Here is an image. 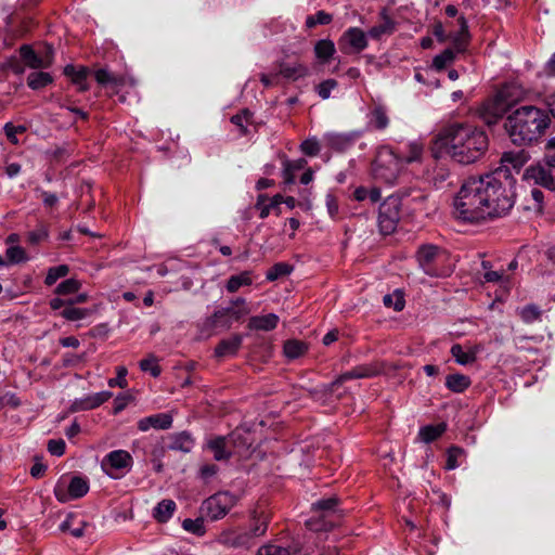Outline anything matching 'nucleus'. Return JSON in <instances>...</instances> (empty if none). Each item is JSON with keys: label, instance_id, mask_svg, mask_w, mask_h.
<instances>
[{"label": "nucleus", "instance_id": "bf43d9fd", "mask_svg": "<svg viewBox=\"0 0 555 555\" xmlns=\"http://www.w3.org/2000/svg\"><path fill=\"white\" fill-rule=\"evenodd\" d=\"M257 555H289V551L284 545L268 543L258 548Z\"/></svg>", "mask_w": 555, "mask_h": 555}, {"label": "nucleus", "instance_id": "cd10ccee", "mask_svg": "<svg viewBox=\"0 0 555 555\" xmlns=\"http://www.w3.org/2000/svg\"><path fill=\"white\" fill-rule=\"evenodd\" d=\"M325 140L326 144L337 152H344L353 144V137L344 133H330Z\"/></svg>", "mask_w": 555, "mask_h": 555}, {"label": "nucleus", "instance_id": "ea45409f", "mask_svg": "<svg viewBox=\"0 0 555 555\" xmlns=\"http://www.w3.org/2000/svg\"><path fill=\"white\" fill-rule=\"evenodd\" d=\"M452 357L455 359L456 363L461 365H468L476 361V351H464L463 347L460 344H455L451 347L450 350Z\"/></svg>", "mask_w": 555, "mask_h": 555}, {"label": "nucleus", "instance_id": "9d476101", "mask_svg": "<svg viewBox=\"0 0 555 555\" xmlns=\"http://www.w3.org/2000/svg\"><path fill=\"white\" fill-rule=\"evenodd\" d=\"M508 111V104L501 94L486 100L480 108L479 116L488 125H495Z\"/></svg>", "mask_w": 555, "mask_h": 555}, {"label": "nucleus", "instance_id": "4468645a", "mask_svg": "<svg viewBox=\"0 0 555 555\" xmlns=\"http://www.w3.org/2000/svg\"><path fill=\"white\" fill-rule=\"evenodd\" d=\"M524 179L546 190L555 191V178L547 168L540 164L529 166L524 172Z\"/></svg>", "mask_w": 555, "mask_h": 555}, {"label": "nucleus", "instance_id": "f257e3e1", "mask_svg": "<svg viewBox=\"0 0 555 555\" xmlns=\"http://www.w3.org/2000/svg\"><path fill=\"white\" fill-rule=\"evenodd\" d=\"M515 179L506 169L469 177L464 181L453 207L456 219L465 222H480L503 217L515 204Z\"/></svg>", "mask_w": 555, "mask_h": 555}, {"label": "nucleus", "instance_id": "6e6552de", "mask_svg": "<svg viewBox=\"0 0 555 555\" xmlns=\"http://www.w3.org/2000/svg\"><path fill=\"white\" fill-rule=\"evenodd\" d=\"M235 504L234 494L228 491L218 492L203 502L201 512L210 520H217L224 517Z\"/></svg>", "mask_w": 555, "mask_h": 555}, {"label": "nucleus", "instance_id": "39448f33", "mask_svg": "<svg viewBox=\"0 0 555 555\" xmlns=\"http://www.w3.org/2000/svg\"><path fill=\"white\" fill-rule=\"evenodd\" d=\"M402 168V160L390 147H380L372 164V175L376 181L393 184Z\"/></svg>", "mask_w": 555, "mask_h": 555}, {"label": "nucleus", "instance_id": "09e8293b", "mask_svg": "<svg viewBox=\"0 0 555 555\" xmlns=\"http://www.w3.org/2000/svg\"><path fill=\"white\" fill-rule=\"evenodd\" d=\"M293 271V266L286 262H278L273 264L266 273V279L270 282H273L282 276H286L291 274Z\"/></svg>", "mask_w": 555, "mask_h": 555}, {"label": "nucleus", "instance_id": "c9c22d12", "mask_svg": "<svg viewBox=\"0 0 555 555\" xmlns=\"http://www.w3.org/2000/svg\"><path fill=\"white\" fill-rule=\"evenodd\" d=\"M450 40L452 41L453 48L457 53H463L466 51L469 41H470V34L469 29L462 30V28H459L455 33L449 34Z\"/></svg>", "mask_w": 555, "mask_h": 555}, {"label": "nucleus", "instance_id": "4d7b16f0", "mask_svg": "<svg viewBox=\"0 0 555 555\" xmlns=\"http://www.w3.org/2000/svg\"><path fill=\"white\" fill-rule=\"evenodd\" d=\"M182 527L184 530L192 532L196 535H203L205 533L203 517L196 519L185 518L182 521Z\"/></svg>", "mask_w": 555, "mask_h": 555}, {"label": "nucleus", "instance_id": "b1692460", "mask_svg": "<svg viewBox=\"0 0 555 555\" xmlns=\"http://www.w3.org/2000/svg\"><path fill=\"white\" fill-rule=\"evenodd\" d=\"M279 320V317L274 313L255 315L248 320L247 327L251 331L269 332L278 326Z\"/></svg>", "mask_w": 555, "mask_h": 555}, {"label": "nucleus", "instance_id": "3c124183", "mask_svg": "<svg viewBox=\"0 0 555 555\" xmlns=\"http://www.w3.org/2000/svg\"><path fill=\"white\" fill-rule=\"evenodd\" d=\"M68 272H69V268L67 264H60L56 267H52L48 270V273L44 279V284L48 286H51V285L55 284V282L59 279L66 276L68 274Z\"/></svg>", "mask_w": 555, "mask_h": 555}, {"label": "nucleus", "instance_id": "864d4df0", "mask_svg": "<svg viewBox=\"0 0 555 555\" xmlns=\"http://www.w3.org/2000/svg\"><path fill=\"white\" fill-rule=\"evenodd\" d=\"M383 302L387 308H393L397 312L403 310L405 304L403 296L398 291L393 294L385 295Z\"/></svg>", "mask_w": 555, "mask_h": 555}, {"label": "nucleus", "instance_id": "9b49d317", "mask_svg": "<svg viewBox=\"0 0 555 555\" xmlns=\"http://www.w3.org/2000/svg\"><path fill=\"white\" fill-rule=\"evenodd\" d=\"M338 47L345 54L359 53L367 47L366 35L358 27H350L339 38Z\"/></svg>", "mask_w": 555, "mask_h": 555}, {"label": "nucleus", "instance_id": "412c9836", "mask_svg": "<svg viewBox=\"0 0 555 555\" xmlns=\"http://www.w3.org/2000/svg\"><path fill=\"white\" fill-rule=\"evenodd\" d=\"M429 181L436 189H444L453 185L454 175L446 166L436 164L430 172Z\"/></svg>", "mask_w": 555, "mask_h": 555}, {"label": "nucleus", "instance_id": "393cba45", "mask_svg": "<svg viewBox=\"0 0 555 555\" xmlns=\"http://www.w3.org/2000/svg\"><path fill=\"white\" fill-rule=\"evenodd\" d=\"M223 308L216 310L203 322L202 332H210L217 327L230 328L232 323Z\"/></svg>", "mask_w": 555, "mask_h": 555}, {"label": "nucleus", "instance_id": "0e129e2a", "mask_svg": "<svg viewBox=\"0 0 555 555\" xmlns=\"http://www.w3.org/2000/svg\"><path fill=\"white\" fill-rule=\"evenodd\" d=\"M300 150L307 156H317L321 151V146L317 139L310 138L300 144Z\"/></svg>", "mask_w": 555, "mask_h": 555}, {"label": "nucleus", "instance_id": "e433bc0d", "mask_svg": "<svg viewBox=\"0 0 555 555\" xmlns=\"http://www.w3.org/2000/svg\"><path fill=\"white\" fill-rule=\"evenodd\" d=\"M231 122L238 128L240 135H246L247 126L253 124V113L248 108L242 109L231 117Z\"/></svg>", "mask_w": 555, "mask_h": 555}, {"label": "nucleus", "instance_id": "49530a36", "mask_svg": "<svg viewBox=\"0 0 555 555\" xmlns=\"http://www.w3.org/2000/svg\"><path fill=\"white\" fill-rule=\"evenodd\" d=\"M135 396L132 390L118 395L114 400L113 413H121L127 406L134 404Z\"/></svg>", "mask_w": 555, "mask_h": 555}, {"label": "nucleus", "instance_id": "0eeeda50", "mask_svg": "<svg viewBox=\"0 0 555 555\" xmlns=\"http://www.w3.org/2000/svg\"><path fill=\"white\" fill-rule=\"evenodd\" d=\"M401 198L397 195L388 196L379 206L378 227L379 231L385 234H391L400 220Z\"/></svg>", "mask_w": 555, "mask_h": 555}, {"label": "nucleus", "instance_id": "473e14b6", "mask_svg": "<svg viewBox=\"0 0 555 555\" xmlns=\"http://www.w3.org/2000/svg\"><path fill=\"white\" fill-rule=\"evenodd\" d=\"M253 283L251 272L243 271L240 274L231 275L228 281L225 288L229 293L237 292L242 286H249Z\"/></svg>", "mask_w": 555, "mask_h": 555}, {"label": "nucleus", "instance_id": "c756f323", "mask_svg": "<svg viewBox=\"0 0 555 555\" xmlns=\"http://www.w3.org/2000/svg\"><path fill=\"white\" fill-rule=\"evenodd\" d=\"M336 52L335 44L330 39L318 40L314 44L315 56L321 63H327Z\"/></svg>", "mask_w": 555, "mask_h": 555}, {"label": "nucleus", "instance_id": "a878e982", "mask_svg": "<svg viewBox=\"0 0 555 555\" xmlns=\"http://www.w3.org/2000/svg\"><path fill=\"white\" fill-rule=\"evenodd\" d=\"M472 384L469 376L462 373H452L446 376L447 389L455 393L464 392Z\"/></svg>", "mask_w": 555, "mask_h": 555}, {"label": "nucleus", "instance_id": "bb28decb", "mask_svg": "<svg viewBox=\"0 0 555 555\" xmlns=\"http://www.w3.org/2000/svg\"><path fill=\"white\" fill-rule=\"evenodd\" d=\"M88 524L78 518L75 514H68L66 519L61 524L60 530L63 532L69 531L75 538H81L85 533V528Z\"/></svg>", "mask_w": 555, "mask_h": 555}, {"label": "nucleus", "instance_id": "37998d69", "mask_svg": "<svg viewBox=\"0 0 555 555\" xmlns=\"http://www.w3.org/2000/svg\"><path fill=\"white\" fill-rule=\"evenodd\" d=\"M406 149L408 151L405 153L402 152L400 154H397L402 160V165L421 160L423 154V147L421 144L412 142L408 144Z\"/></svg>", "mask_w": 555, "mask_h": 555}, {"label": "nucleus", "instance_id": "c03bdc74", "mask_svg": "<svg viewBox=\"0 0 555 555\" xmlns=\"http://www.w3.org/2000/svg\"><path fill=\"white\" fill-rule=\"evenodd\" d=\"M49 237V228L44 223H39L35 230L29 231L26 235V242L30 245H38L47 241Z\"/></svg>", "mask_w": 555, "mask_h": 555}, {"label": "nucleus", "instance_id": "69168bd1", "mask_svg": "<svg viewBox=\"0 0 555 555\" xmlns=\"http://www.w3.org/2000/svg\"><path fill=\"white\" fill-rule=\"evenodd\" d=\"M140 369L143 372H150L152 376L157 377L160 374V367L155 357L151 356L140 361Z\"/></svg>", "mask_w": 555, "mask_h": 555}, {"label": "nucleus", "instance_id": "20e7f679", "mask_svg": "<svg viewBox=\"0 0 555 555\" xmlns=\"http://www.w3.org/2000/svg\"><path fill=\"white\" fill-rule=\"evenodd\" d=\"M415 257L420 268L429 276L443 278L452 273L449 253L442 247L423 244L417 248Z\"/></svg>", "mask_w": 555, "mask_h": 555}, {"label": "nucleus", "instance_id": "a211bd4d", "mask_svg": "<svg viewBox=\"0 0 555 555\" xmlns=\"http://www.w3.org/2000/svg\"><path fill=\"white\" fill-rule=\"evenodd\" d=\"M112 396L113 393L111 391L105 390L76 399L70 405V412L76 413L99 408L101 404L109 400Z\"/></svg>", "mask_w": 555, "mask_h": 555}, {"label": "nucleus", "instance_id": "4be33fe9", "mask_svg": "<svg viewBox=\"0 0 555 555\" xmlns=\"http://www.w3.org/2000/svg\"><path fill=\"white\" fill-rule=\"evenodd\" d=\"M243 343V336L235 334L230 338L222 339L215 348V356L218 358L235 356Z\"/></svg>", "mask_w": 555, "mask_h": 555}, {"label": "nucleus", "instance_id": "f03ea898", "mask_svg": "<svg viewBox=\"0 0 555 555\" xmlns=\"http://www.w3.org/2000/svg\"><path fill=\"white\" fill-rule=\"evenodd\" d=\"M437 143L454 162L469 165L485 155L489 139L486 131L474 125L455 122L438 133Z\"/></svg>", "mask_w": 555, "mask_h": 555}, {"label": "nucleus", "instance_id": "7ed1b4c3", "mask_svg": "<svg viewBox=\"0 0 555 555\" xmlns=\"http://www.w3.org/2000/svg\"><path fill=\"white\" fill-rule=\"evenodd\" d=\"M551 125L548 113L534 105H522L509 112L504 129L514 145L537 144Z\"/></svg>", "mask_w": 555, "mask_h": 555}, {"label": "nucleus", "instance_id": "8fccbe9b", "mask_svg": "<svg viewBox=\"0 0 555 555\" xmlns=\"http://www.w3.org/2000/svg\"><path fill=\"white\" fill-rule=\"evenodd\" d=\"M519 315L525 323L530 324L540 320L542 311L537 305L530 304L519 310Z\"/></svg>", "mask_w": 555, "mask_h": 555}, {"label": "nucleus", "instance_id": "f8f14e48", "mask_svg": "<svg viewBox=\"0 0 555 555\" xmlns=\"http://www.w3.org/2000/svg\"><path fill=\"white\" fill-rule=\"evenodd\" d=\"M88 491V481L82 477L75 476L70 479L67 489L63 485L57 483L54 489V494L60 502L65 503L69 499H79L85 496Z\"/></svg>", "mask_w": 555, "mask_h": 555}, {"label": "nucleus", "instance_id": "7c9ffc66", "mask_svg": "<svg viewBox=\"0 0 555 555\" xmlns=\"http://www.w3.org/2000/svg\"><path fill=\"white\" fill-rule=\"evenodd\" d=\"M447 430L446 423H439L436 425H426L420 429L418 437L425 442L429 443L437 440Z\"/></svg>", "mask_w": 555, "mask_h": 555}, {"label": "nucleus", "instance_id": "5fc2aeb1", "mask_svg": "<svg viewBox=\"0 0 555 555\" xmlns=\"http://www.w3.org/2000/svg\"><path fill=\"white\" fill-rule=\"evenodd\" d=\"M81 287V283L76 279H68L61 282L56 288L55 293L57 295H68L77 293Z\"/></svg>", "mask_w": 555, "mask_h": 555}, {"label": "nucleus", "instance_id": "6e6d98bb", "mask_svg": "<svg viewBox=\"0 0 555 555\" xmlns=\"http://www.w3.org/2000/svg\"><path fill=\"white\" fill-rule=\"evenodd\" d=\"M88 314L87 309L75 308L74 305L67 302V306L61 312V315L69 321H78L86 318Z\"/></svg>", "mask_w": 555, "mask_h": 555}, {"label": "nucleus", "instance_id": "dca6fc26", "mask_svg": "<svg viewBox=\"0 0 555 555\" xmlns=\"http://www.w3.org/2000/svg\"><path fill=\"white\" fill-rule=\"evenodd\" d=\"M378 371L371 365H358L352 370L345 372L336 377L330 385L327 390L334 392L339 386L350 379L354 378H370L376 376Z\"/></svg>", "mask_w": 555, "mask_h": 555}, {"label": "nucleus", "instance_id": "774afa93", "mask_svg": "<svg viewBox=\"0 0 555 555\" xmlns=\"http://www.w3.org/2000/svg\"><path fill=\"white\" fill-rule=\"evenodd\" d=\"M48 451L55 456H62L65 452V441L63 439H51L48 441Z\"/></svg>", "mask_w": 555, "mask_h": 555}, {"label": "nucleus", "instance_id": "79ce46f5", "mask_svg": "<svg viewBox=\"0 0 555 555\" xmlns=\"http://www.w3.org/2000/svg\"><path fill=\"white\" fill-rule=\"evenodd\" d=\"M370 125L377 130H384L389 125V118L383 106H376L371 112Z\"/></svg>", "mask_w": 555, "mask_h": 555}, {"label": "nucleus", "instance_id": "13d9d810", "mask_svg": "<svg viewBox=\"0 0 555 555\" xmlns=\"http://www.w3.org/2000/svg\"><path fill=\"white\" fill-rule=\"evenodd\" d=\"M337 86L338 82L335 79L330 78L320 82L315 87V91L321 99L326 100L331 96L332 90L336 89Z\"/></svg>", "mask_w": 555, "mask_h": 555}, {"label": "nucleus", "instance_id": "1a4fd4ad", "mask_svg": "<svg viewBox=\"0 0 555 555\" xmlns=\"http://www.w3.org/2000/svg\"><path fill=\"white\" fill-rule=\"evenodd\" d=\"M267 421L260 418H249L243 424L238 425L232 433L233 439H242L243 443L247 447L259 444L262 439L267 438L264 434L267 427Z\"/></svg>", "mask_w": 555, "mask_h": 555}, {"label": "nucleus", "instance_id": "4c0bfd02", "mask_svg": "<svg viewBox=\"0 0 555 555\" xmlns=\"http://www.w3.org/2000/svg\"><path fill=\"white\" fill-rule=\"evenodd\" d=\"M53 78L46 72H33L27 77V86L33 90H39L52 83Z\"/></svg>", "mask_w": 555, "mask_h": 555}, {"label": "nucleus", "instance_id": "f3484780", "mask_svg": "<svg viewBox=\"0 0 555 555\" xmlns=\"http://www.w3.org/2000/svg\"><path fill=\"white\" fill-rule=\"evenodd\" d=\"M219 542L228 547L245 550L256 544L245 530L224 531L219 535Z\"/></svg>", "mask_w": 555, "mask_h": 555}, {"label": "nucleus", "instance_id": "f704fd0d", "mask_svg": "<svg viewBox=\"0 0 555 555\" xmlns=\"http://www.w3.org/2000/svg\"><path fill=\"white\" fill-rule=\"evenodd\" d=\"M176 503L172 500H163L154 508L153 516L158 522H166L173 514Z\"/></svg>", "mask_w": 555, "mask_h": 555}, {"label": "nucleus", "instance_id": "052dcab7", "mask_svg": "<svg viewBox=\"0 0 555 555\" xmlns=\"http://www.w3.org/2000/svg\"><path fill=\"white\" fill-rule=\"evenodd\" d=\"M463 449L452 446L447 451V462L444 468L448 470L455 469L459 466L457 457L462 455Z\"/></svg>", "mask_w": 555, "mask_h": 555}, {"label": "nucleus", "instance_id": "2f4dec72", "mask_svg": "<svg viewBox=\"0 0 555 555\" xmlns=\"http://www.w3.org/2000/svg\"><path fill=\"white\" fill-rule=\"evenodd\" d=\"M223 309L227 310L225 312H228L227 315H229L231 323L233 321H240L242 318L249 313L247 302L242 297L232 300L231 306Z\"/></svg>", "mask_w": 555, "mask_h": 555}, {"label": "nucleus", "instance_id": "72a5a7b5", "mask_svg": "<svg viewBox=\"0 0 555 555\" xmlns=\"http://www.w3.org/2000/svg\"><path fill=\"white\" fill-rule=\"evenodd\" d=\"M208 448L214 453L217 461L228 460L231 456V451L227 450V438L219 436L208 442Z\"/></svg>", "mask_w": 555, "mask_h": 555}, {"label": "nucleus", "instance_id": "de8ad7c7", "mask_svg": "<svg viewBox=\"0 0 555 555\" xmlns=\"http://www.w3.org/2000/svg\"><path fill=\"white\" fill-rule=\"evenodd\" d=\"M455 49L447 48L440 54L436 55L433 60V66L437 70H442L449 64H451L455 60Z\"/></svg>", "mask_w": 555, "mask_h": 555}, {"label": "nucleus", "instance_id": "6ab92c4d", "mask_svg": "<svg viewBox=\"0 0 555 555\" xmlns=\"http://www.w3.org/2000/svg\"><path fill=\"white\" fill-rule=\"evenodd\" d=\"M270 522V514L264 509H255L253 512L249 527L245 530L248 535L256 541L257 538L266 534Z\"/></svg>", "mask_w": 555, "mask_h": 555}, {"label": "nucleus", "instance_id": "58836bf2", "mask_svg": "<svg viewBox=\"0 0 555 555\" xmlns=\"http://www.w3.org/2000/svg\"><path fill=\"white\" fill-rule=\"evenodd\" d=\"M284 354L288 359H297L301 356H304L307 350L308 346L304 341L297 340V339H289L285 341L284 344Z\"/></svg>", "mask_w": 555, "mask_h": 555}, {"label": "nucleus", "instance_id": "603ef678", "mask_svg": "<svg viewBox=\"0 0 555 555\" xmlns=\"http://www.w3.org/2000/svg\"><path fill=\"white\" fill-rule=\"evenodd\" d=\"M332 21H333V16L330 13L321 10V11H318L313 15L307 16V18H306V26L308 28H313L317 25H327Z\"/></svg>", "mask_w": 555, "mask_h": 555}, {"label": "nucleus", "instance_id": "5701e85b", "mask_svg": "<svg viewBox=\"0 0 555 555\" xmlns=\"http://www.w3.org/2000/svg\"><path fill=\"white\" fill-rule=\"evenodd\" d=\"M379 16L383 20V23L376 26H373L369 30V36L375 40L380 39L383 35H391L396 30L395 21L388 15V11L384 8L379 12Z\"/></svg>", "mask_w": 555, "mask_h": 555}, {"label": "nucleus", "instance_id": "338daca9", "mask_svg": "<svg viewBox=\"0 0 555 555\" xmlns=\"http://www.w3.org/2000/svg\"><path fill=\"white\" fill-rule=\"evenodd\" d=\"M94 78L99 85H117L116 77L106 69H98L94 72Z\"/></svg>", "mask_w": 555, "mask_h": 555}, {"label": "nucleus", "instance_id": "a19ab883", "mask_svg": "<svg viewBox=\"0 0 555 555\" xmlns=\"http://www.w3.org/2000/svg\"><path fill=\"white\" fill-rule=\"evenodd\" d=\"M172 425V418H141L138 423V428L146 431L151 427L155 429H168Z\"/></svg>", "mask_w": 555, "mask_h": 555}, {"label": "nucleus", "instance_id": "e2e57ef3", "mask_svg": "<svg viewBox=\"0 0 555 555\" xmlns=\"http://www.w3.org/2000/svg\"><path fill=\"white\" fill-rule=\"evenodd\" d=\"M7 257L10 263H21L27 260L26 253L21 246H11L7 249Z\"/></svg>", "mask_w": 555, "mask_h": 555}, {"label": "nucleus", "instance_id": "aec40b11", "mask_svg": "<svg viewBox=\"0 0 555 555\" xmlns=\"http://www.w3.org/2000/svg\"><path fill=\"white\" fill-rule=\"evenodd\" d=\"M90 73L87 66L76 67L75 65L68 64L64 67V75L70 78L79 92H86L90 89L88 83Z\"/></svg>", "mask_w": 555, "mask_h": 555}, {"label": "nucleus", "instance_id": "a18cd8bd", "mask_svg": "<svg viewBox=\"0 0 555 555\" xmlns=\"http://www.w3.org/2000/svg\"><path fill=\"white\" fill-rule=\"evenodd\" d=\"M529 159V154L525 151L505 152L502 155V162L511 164L515 169H519Z\"/></svg>", "mask_w": 555, "mask_h": 555}, {"label": "nucleus", "instance_id": "680f3d73", "mask_svg": "<svg viewBox=\"0 0 555 555\" xmlns=\"http://www.w3.org/2000/svg\"><path fill=\"white\" fill-rule=\"evenodd\" d=\"M545 165L555 168V135L551 137L544 145V157Z\"/></svg>", "mask_w": 555, "mask_h": 555}, {"label": "nucleus", "instance_id": "c85d7f7f", "mask_svg": "<svg viewBox=\"0 0 555 555\" xmlns=\"http://www.w3.org/2000/svg\"><path fill=\"white\" fill-rule=\"evenodd\" d=\"M278 74H279V77L283 76L287 79L296 80L298 78L307 76L308 68L300 63H296V64L281 63Z\"/></svg>", "mask_w": 555, "mask_h": 555}, {"label": "nucleus", "instance_id": "423d86ee", "mask_svg": "<svg viewBox=\"0 0 555 555\" xmlns=\"http://www.w3.org/2000/svg\"><path fill=\"white\" fill-rule=\"evenodd\" d=\"M339 499L332 496L319 500L312 504V509L320 513L318 518H311L307 525L314 531H328L338 525L343 512L338 509Z\"/></svg>", "mask_w": 555, "mask_h": 555}, {"label": "nucleus", "instance_id": "ddd939ff", "mask_svg": "<svg viewBox=\"0 0 555 555\" xmlns=\"http://www.w3.org/2000/svg\"><path fill=\"white\" fill-rule=\"evenodd\" d=\"M20 55L24 63L34 69L49 68L53 63V49L51 47L47 48L44 56H39L30 46L23 44L20 48Z\"/></svg>", "mask_w": 555, "mask_h": 555}, {"label": "nucleus", "instance_id": "2eb2a0df", "mask_svg": "<svg viewBox=\"0 0 555 555\" xmlns=\"http://www.w3.org/2000/svg\"><path fill=\"white\" fill-rule=\"evenodd\" d=\"M131 464L132 457L130 453L125 450L112 451L102 461V467L109 476H114L112 470L130 468Z\"/></svg>", "mask_w": 555, "mask_h": 555}]
</instances>
